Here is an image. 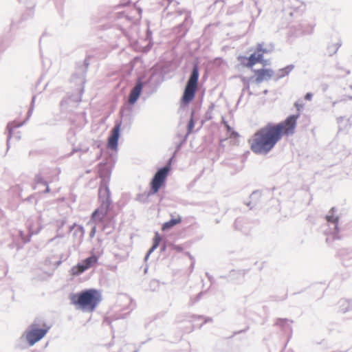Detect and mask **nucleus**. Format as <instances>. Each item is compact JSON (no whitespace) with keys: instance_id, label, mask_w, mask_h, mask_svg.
I'll use <instances>...</instances> for the list:
<instances>
[{"instance_id":"1","label":"nucleus","mask_w":352,"mask_h":352,"mask_svg":"<svg viewBox=\"0 0 352 352\" xmlns=\"http://www.w3.org/2000/svg\"><path fill=\"white\" fill-rule=\"evenodd\" d=\"M298 117L289 116L283 122L268 123L260 128L248 140L251 151L255 154H267L283 136L294 134Z\"/></svg>"},{"instance_id":"2","label":"nucleus","mask_w":352,"mask_h":352,"mask_svg":"<svg viewBox=\"0 0 352 352\" xmlns=\"http://www.w3.org/2000/svg\"><path fill=\"white\" fill-rule=\"evenodd\" d=\"M70 300L74 306L82 311L93 312L102 300L100 292L96 289H89L71 295Z\"/></svg>"},{"instance_id":"3","label":"nucleus","mask_w":352,"mask_h":352,"mask_svg":"<svg viewBox=\"0 0 352 352\" xmlns=\"http://www.w3.org/2000/svg\"><path fill=\"white\" fill-rule=\"evenodd\" d=\"M198 79L199 69L197 65H195L185 87L184 91L182 98V102L184 104H188L194 99L196 91L197 90Z\"/></svg>"},{"instance_id":"4","label":"nucleus","mask_w":352,"mask_h":352,"mask_svg":"<svg viewBox=\"0 0 352 352\" xmlns=\"http://www.w3.org/2000/svg\"><path fill=\"white\" fill-rule=\"evenodd\" d=\"M50 327L47 324H43L41 328L38 324H31L25 333V338L30 346L41 340L49 331Z\"/></svg>"},{"instance_id":"5","label":"nucleus","mask_w":352,"mask_h":352,"mask_svg":"<svg viewBox=\"0 0 352 352\" xmlns=\"http://www.w3.org/2000/svg\"><path fill=\"white\" fill-rule=\"evenodd\" d=\"M269 52V50L264 47L263 44L258 43L256 45V51L254 53L251 54L248 58L243 56L239 57V60L242 61V60L246 59L248 60L247 63H244V66L248 68H252L254 65L258 63H263V55Z\"/></svg>"},{"instance_id":"6","label":"nucleus","mask_w":352,"mask_h":352,"mask_svg":"<svg viewBox=\"0 0 352 352\" xmlns=\"http://www.w3.org/2000/svg\"><path fill=\"white\" fill-rule=\"evenodd\" d=\"M170 170V167L169 166H166L160 168L155 173L150 184L152 194L157 193L160 188L164 184Z\"/></svg>"},{"instance_id":"7","label":"nucleus","mask_w":352,"mask_h":352,"mask_svg":"<svg viewBox=\"0 0 352 352\" xmlns=\"http://www.w3.org/2000/svg\"><path fill=\"white\" fill-rule=\"evenodd\" d=\"M98 261V257L96 255H92L83 261L74 265L71 269L72 276H78L86 270L94 267Z\"/></svg>"},{"instance_id":"8","label":"nucleus","mask_w":352,"mask_h":352,"mask_svg":"<svg viewBox=\"0 0 352 352\" xmlns=\"http://www.w3.org/2000/svg\"><path fill=\"white\" fill-rule=\"evenodd\" d=\"M121 124L118 123L111 131V134L108 139L107 146L111 149H116L118 146V142L120 135Z\"/></svg>"},{"instance_id":"9","label":"nucleus","mask_w":352,"mask_h":352,"mask_svg":"<svg viewBox=\"0 0 352 352\" xmlns=\"http://www.w3.org/2000/svg\"><path fill=\"white\" fill-rule=\"evenodd\" d=\"M255 74V82L261 83L263 81L270 79L274 76V72L270 69H260L254 70Z\"/></svg>"},{"instance_id":"10","label":"nucleus","mask_w":352,"mask_h":352,"mask_svg":"<svg viewBox=\"0 0 352 352\" xmlns=\"http://www.w3.org/2000/svg\"><path fill=\"white\" fill-rule=\"evenodd\" d=\"M143 87V83L140 80L131 90L129 96V103L134 104L138 99Z\"/></svg>"},{"instance_id":"11","label":"nucleus","mask_w":352,"mask_h":352,"mask_svg":"<svg viewBox=\"0 0 352 352\" xmlns=\"http://www.w3.org/2000/svg\"><path fill=\"white\" fill-rule=\"evenodd\" d=\"M171 219L170 221L164 223L162 226V230L166 231L168 230H170L173 227H174L176 225H178L182 223V218L179 214H170Z\"/></svg>"},{"instance_id":"12","label":"nucleus","mask_w":352,"mask_h":352,"mask_svg":"<svg viewBox=\"0 0 352 352\" xmlns=\"http://www.w3.org/2000/svg\"><path fill=\"white\" fill-rule=\"evenodd\" d=\"M106 215L107 210L98 208L92 213L91 219L94 221L99 223L103 221Z\"/></svg>"},{"instance_id":"13","label":"nucleus","mask_w":352,"mask_h":352,"mask_svg":"<svg viewBox=\"0 0 352 352\" xmlns=\"http://www.w3.org/2000/svg\"><path fill=\"white\" fill-rule=\"evenodd\" d=\"M161 241H162V237L160 236V235L157 232H156L155 234V236H154L153 244V246L151 248V250H153L156 249L158 247V245H159L160 243L161 242Z\"/></svg>"},{"instance_id":"14","label":"nucleus","mask_w":352,"mask_h":352,"mask_svg":"<svg viewBox=\"0 0 352 352\" xmlns=\"http://www.w3.org/2000/svg\"><path fill=\"white\" fill-rule=\"evenodd\" d=\"M38 185H42V186H43L45 187V189L43 191V192L45 193V192H50V188H49V186H48V185H47L46 182L43 181L41 179H39L37 181L36 186H35V188H36Z\"/></svg>"},{"instance_id":"15","label":"nucleus","mask_w":352,"mask_h":352,"mask_svg":"<svg viewBox=\"0 0 352 352\" xmlns=\"http://www.w3.org/2000/svg\"><path fill=\"white\" fill-rule=\"evenodd\" d=\"M327 220L329 222H331L335 224V227H337V223L338 221V217L337 216H335L334 214L327 215Z\"/></svg>"},{"instance_id":"16","label":"nucleus","mask_w":352,"mask_h":352,"mask_svg":"<svg viewBox=\"0 0 352 352\" xmlns=\"http://www.w3.org/2000/svg\"><path fill=\"white\" fill-rule=\"evenodd\" d=\"M102 192H104L107 195V197H109V190L107 186H100V188L99 189V195L100 196Z\"/></svg>"},{"instance_id":"17","label":"nucleus","mask_w":352,"mask_h":352,"mask_svg":"<svg viewBox=\"0 0 352 352\" xmlns=\"http://www.w3.org/2000/svg\"><path fill=\"white\" fill-rule=\"evenodd\" d=\"M21 126V124H18L16 126H14L13 123L8 124V125L7 126V129L9 131V138H10V137H11L12 131L13 128L15 127V126Z\"/></svg>"},{"instance_id":"18","label":"nucleus","mask_w":352,"mask_h":352,"mask_svg":"<svg viewBox=\"0 0 352 352\" xmlns=\"http://www.w3.org/2000/svg\"><path fill=\"white\" fill-rule=\"evenodd\" d=\"M230 136V138H238L239 137V134L236 131H231Z\"/></svg>"},{"instance_id":"19","label":"nucleus","mask_w":352,"mask_h":352,"mask_svg":"<svg viewBox=\"0 0 352 352\" xmlns=\"http://www.w3.org/2000/svg\"><path fill=\"white\" fill-rule=\"evenodd\" d=\"M225 126L226 127V129L228 132H230L232 131L231 127L226 122H225Z\"/></svg>"},{"instance_id":"20","label":"nucleus","mask_w":352,"mask_h":352,"mask_svg":"<svg viewBox=\"0 0 352 352\" xmlns=\"http://www.w3.org/2000/svg\"><path fill=\"white\" fill-rule=\"evenodd\" d=\"M312 95L309 93L307 94L305 96V99L310 100L311 98Z\"/></svg>"}]
</instances>
